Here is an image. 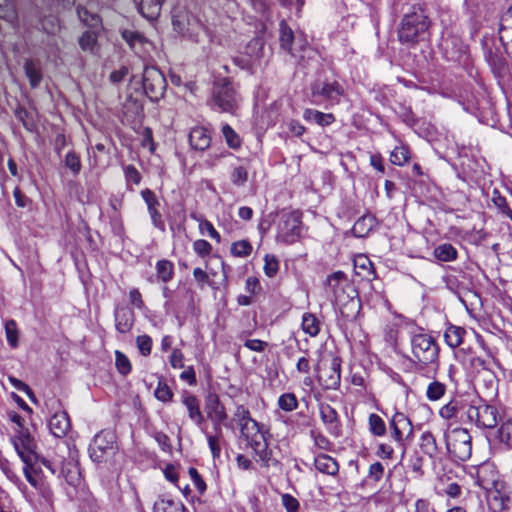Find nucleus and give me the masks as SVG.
I'll return each instance as SVG.
<instances>
[{
  "instance_id": "nucleus-26",
  "label": "nucleus",
  "mask_w": 512,
  "mask_h": 512,
  "mask_svg": "<svg viewBox=\"0 0 512 512\" xmlns=\"http://www.w3.org/2000/svg\"><path fill=\"white\" fill-rule=\"evenodd\" d=\"M445 57L451 61H459L465 52V47L457 37L444 38L441 43Z\"/></svg>"
},
{
  "instance_id": "nucleus-5",
  "label": "nucleus",
  "mask_w": 512,
  "mask_h": 512,
  "mask_svg": "<svg viewBox=\"0 0 512 512\" xmlns=\"http://www.w3.org/2000/svg\"><path fill=\"white\" fill-rule=\"evenodd\" d=\"M311 96L315 104L330 107L340 103L345 93L343 85L335 79H318L311 84Z\"/></svg>"
},
{
  "instance_id": "nucleus-17",
  "label": "nucleus",
  "mask_w": 512,
  "mask_h": 512,
  "mask_svg": "<svg viewBox=\"0 0 512 512\" xmlns=\"http://www.w3.org/2000/svg\"><path fill=\"white\" fill-rule=\"evenodd\" d=\"M15 450L25 464L32 461L34 457L35 443L28 431L20 430L12 440Z\"/></svg>"
},
{
  "instance_id": "nucleus-42",
  "label": "nucleus",
  "mask_w": 512,
  "mask_h": 512,
  "mask_svg": "<svg viewBox=\"0 0 512 512\" xmlns=\"http://www.w3.org/2000/svg\"><path fill=\"white\" fill-rule=\"evenodd\" d=\"M354 266L356 269V273L358 275H361V272L359 270H363L365 272V274H363V277H365L367 280H372L376 277L375 271L372 268V263L367 257H358L354 261Z\"/></svg>"
},
{
  "instance_id": "nucleus-48",
  "label": "nucleus",
  "mask_w": 512,
  "mask_h": 512,
  "mask_svg": "<svg viewBox=\"0 0 512 512\" xmlns=\"http://www.w3.org/2000/svg\"><path fill=\"white\" fill-rule=\"evenodd\" d=\"M459 409L460 402L456 399H452L439 409V415L445 420H450L457 416Z\"/></svg>"
},
{
  "instance_id": "nucleus-43",
  "label": "nucleus",
  "mask_w": 512,
  "mask_h": 512,
  "mask_svg": "<svg viewBox=\"0 0 512 512\" xmlns=\"http://www.w3.org/2000/svg\"><path fill=\"white\" fill-rule=\"evenodd\" d=\"M410 159L409 149L406 146H397L390 153V162L397 166L405 165Z\"/></svg>"
},
{
  "instance_id": "nucleus-54",
  "label": "nucleus",
  "mask_w": 512,
  "mask_h": 512,
  "mask_svg": "<svg viewBox=\"0 0 512 512\" xmlns=\"http://www.w3.org/2000/svg\"><path fill=\"white\" fill-rule=\"evenodd\" d=\"M65 166L73 173V175H78L81 171L82 165L81 160L78 154L74 151H70L66 154Z\"/></svg>"
},
{
  "instance_id": "nucleus-11",
  "label": "nucleus",
  "mask_w": 512,
  "mask_h": 512,
  "mask_svg": "<svg viewBox=\"0 0 512 512\" xmlns=\"http://www.w3.org/2000/svg\"><path fill=\"white\" fill-rule=\"evenodd\" d=\"M117 451L115 437L110 432L96 434L89 445V455L93 462L103 463L111 459Z\"/></svg>"
},
{
  "instance_id": "nucleus-63",
  "label": "nucleus",
  "mask_w": 512,
  "mask_h": 512,
  "mask_svg": "<svg viewBox=\"0 0 512 512\" xmlns=\"http://www.w3.org/2000/svg\"><path fill=\"white\" fill-rule=\"evenodd\" d=\"M137 347L143 356H148L152 350V339L148 335H140L136 339Z\"/></svg>"
},
{
  "instance_id": "nucleus-24",
  "label": "nucleus",
  "mask_w": 512,
  "mask_h": 512,
  "mask_svg": "<svg viewBox=\"0 0 512 512\" xmlns=\"http://www.w3.org/2000/svg\"><path fill=\"white\" fill-rule=\"evenodd\" d=\"M314 466L318 472L329 476H336L339 473L337 460L328 454L320 453L316 455Z\"/></svg>"
},
{
  "instance_id": "nucleus-44",
  "label": "nucleus",
  "mask_w": 512,
  "mask_h": 512,
  "mask_svg": "<svg viewBox=\"0 0 512 512\" xmlns=\"http://www.w3.org/2000/svg\"><path fill=\"white\" fill-rule=\"evenodd\" d=\"M369 431L374 436H384L386 434V424L384 420L377 414L372 413L368 418Z\"/></svg>"
},
{
  "instance_id": "nucleus-28",
  "label": "nucleus",
  "mask_w": 512,
  "mask_h": 512,
  "mask_svg": "<svg viewBox=\"0 0 512 512\" xmlns=\"http://www.w3.org/2000/svg\"><path fill=\"white\" fill-rule=\"evenodd\" d=\"M376 225V218L373 215L366 214L360 217L352 227L354 236L362 238L369 234V232Z\"/></svg>"
},
{
  "instance_id": "nucleus-12",
  "label": "nucleus",
  "mask_w": 512,
  "mask_h": 512,
  "mask_svg": "<svg viewBox=\"0 0 512 512\" xmlns=\"http://www.w3.org/2000/svg\"><path fill=\"white\" fill-rule=\"evenodd\" d=\"M142 84L145 94L154 102L163 97L167 87L163 73L155 66H144Z\"/></svg>"
},
{
  "instance_id": "nucleus-58",
  "label": "nucleus",
  "mask_w": 512,
  "mask_h": 512,
  "mask_svg": "<svg viewBox=\"0 0 512 512\" xmlns=\"http://www.w3.org/2000/svg\"><path fill=\"white\" fill-rule=\"evenodd\" d=\"M96 42L97 36L93 31H85L79 39V45L85 51H93Z\"/></svg>"
},
{
  "instance_id": "nucleus-38",
  "label": "nucleus",
  "mask_w": 512,
  "mask_h": 512,
  "mask_svg": "<svg viewBox=\"0 0 512 512\" xmlns=\"http://www.w3.org/2000/svg\"><path fill=\"white\" fill-rule=\"evenodd\" d=\"M156 273H157V278L160 281H162L164 283L169 282L173 278V275H174L173 263L166 259L159 260L156 263Z\"/></svg>"
},
{
  "instance_id": "nucleus-22",
  "label": "nucleus",
  "mask_w": 512,
  "mask_h": 512,
  "mask_svg": "<svg viewBox=\"0 0 512 512\" xmlns=\"http://www.w3.org/2000/svg\"><path fill=\"white\" fill-rule=\"evenodd\" d=\"M211 140L209 130L202 126L192 128L189 133V143L194 150L205 151L210 147Z\"/></svg>"
},
{
  "instance_id": "nucleus-27",
  "label": "nucleus",
  "mask_w": 512,
  "mask_h": 512,
  "mask_svg": "<svg viewBox=\"0 0 512 512\" xmlns=\"http://www.w3.org/2000/svg\"><path fill=\"white\" fill-rule=\"evenodd\" d=\"M164 0H141L138 10L141 15L149 21L156 20L161 13Z\"/></svg>"
},
{
  "instance_id": "nucleus-18",
  "label": "nucleus",
  "mask_w": 512,
  "mask_h": 512,
  "mask_svg": "<svg viewBox=\"0 0 512 512\" xmlns=\"http://www.w3.org/2000/svg\"><path fill=\"white\" fill-rule=\"evenodd\" d=\"M319 414L326 430L334 437H339L341 435V422L336 410L329 404L321 403Z\"/></svg>"
},
{
  "instance_id": "nucleus-39",
  "label": "nucleus",
  "mask_w": 512,
  "mask_h": 512,
  "mask_svg": "<svg viewBox=\"0 0 512 512\" xmlns=\"http://www.w3.org/2000/svg\"><path fill=\"white\" fill-rule=\"evenodd\" d=\"M302 330L312 336L315 337L320 332V322L314 314L304 313L302 316Z\"/></svg>"
},
{
  "instance_id": "nucleus-64",
  "label": "nucleus",
  "mask_w": 512,
  "mask_h": 512,
  "mask_svg": "<svg viewBox=\"0 0 512 512\" xmlns=\"http://www.w3.org/2000/svg\"><path fill=\"white\" fill-rule=\"evenodd\" d=\"M188 474H189L194 486L198 490V492L200 494H203L206 491L207 486H206L205 481L199 474L198 470L194 467H190L188 470Z\"/></svg>"
},
{
  "instance_id": "nucleus-9",
  "label": "nucleus",
  "mask_w": 512,
  "mask_h": 512,
  "mask_svg": "<svg viewBox=\"0 0 512 512\" xmlns=\"http://www.w3.org/2000/svg\"><path fill=\"white\" fill-rule=\"evenodd\" d=\"M239 97L232 83L224 79L215 84L211 107L219 112L234 113L238 107Z\"/></svg>"
},
{
  "instance_id": "nucleus-59",
  "label": "nucleus",
  "mask_w": 512,
  "mask_h": 512,
  "mask_svg": "<svg viewBox=\"0 0 512 512\" xmlns=\"http://www.w3.org/2000/svg\"><path fill=\"white\" fill-rule=\"evenodd\" d=\"M115 364L122 375H127L131 371V363L127 356L120 351L115 352Z\"/></svg>"
},
{
  "instance_id": "nucleus-21",
  "label": "nucleus",
  "mask_w": 512,
  "mask_h": 512,
  "mask_svg": "<svg viewBox=\"0 0 512 512\" xmlns=\"http://www.w3.org/2000/svg\"><path fill=\"white\" fill-rule=\"evenodd\" d=\"M114 317L115 327L118 332L126 334L132 329L135 321V314L132 309L125 306H118L115 309Z\"/></svg>"
},
{
  "instance_id": "nucleus-1",
  "label": "nucleus",
  "mask_w": 512,
  "mask_h": 512,
  "mask_svg": "<svg viewBox=\"0 0 512 512\" xmlns=\"http://www.w3.org/2000/svg\"><path fill=\"white\" fill-rule=\"evenodd\" d=\"M395 10L402 14L397 31L401 43L414 45L428 37L430 20L423 5L405 0L396 4Z\"/></svg>"
},
{
  "instance_id": "nucleus-46",
  "label": "nucleus",
  "mask_w": 512,
  "mask_h": 512,
  "mask_svg": "<svg viewBox=\"0 0 512 512\" xmlns=\"http://www.w3.org/2000/svg\"><path fill=\"white\" fill-rule=\"evenodd\" d=\"M14 114L28 131L32 132L36 128V124L26 108L19 106L15 109Z\"/></svg>"
},
{
  "instance_id": "nucleus-47",
  "label": "nucleus",
  "mask_w": 512,
  "mask_h": 512,
  "mask_svg": "<svg viewBox=\"0 0 512 512\" xmlns=\"http://www.w3.org/2000/svg\"><path fill=\"white\" fill-rule=\"evenodd\" d=\"M77 14L79 19L89 27H98L101 23L97 14L89 12L85 7L78 6Z\"/></svg>"
},
{
  "instance_id": "nucleus-19",
  "label": "nucleus",
  "mask_w": 512,
  "mask_h": 512,
  "mask_svg": "<svg viewBox=\"0 0 512 512\" xmlns=\"http://www.w3.org/2000/svg\"><path fill=\"white\" fill-rule=\"evenodd\" d=\"M141 196L147 205L153 226L163 231L165 229V224L162 219V215L158 210L160 202L156 197V194L151 189L146 188L141 191Z\"/></svg>"
},
{
  "instance_id": "nucleus-55",
  "label": "nucleus",
  "mask_w": 512,
  "mask_h": 512,
  "mask_svg": "<svg viewBox=\"0 0 512 512\" xmlns=\"http://www.w3.org/2000/svg\"><path fill=\"white\" fill-rule=\"evenodd\" d=\"M17 13L13 3L10 0H0V18L13 22Z\"/></svg>"
},
{
  "instance_id": "nucleus-16",
  "label": "nucleus",
  "mask_w": 512,
  "mask_h": 512,
  "mask_svg": "<svg viewBox=\"0 0 512 512\" xmlns=\"http://www.w3.org/2000/svg\"><path fill=\"white\" fill-rule=\"evenodd\" d=\"M213 425V433H208L204 428H201L202 432L206 435L208 447L211 451L213 459H218L221 456L222 445L226 444L222 426L230 427L226 422L211 421Z\"/></svg>"
},
{
  "instance_id": "nucleus-32",
  "label": "nucleus",
  "mask_w": 512,
  "mask_h": 512,
  "mask_svg": "<svg viewBox=\"0 0 512 512\" xmlns=\"http://www.w3.org/2000/svg\"><path fill=\"white\" fill-rule=\"evenodd\" d=\"M280 46L283 50L289 52L291 55H294V42L295 37L292 29L287 25V23L283 20L280 22Z\"/></svg>"
},
{
  "instance_id": "nucleus-52",
  "label": "nucleus",
  "mask_w": 512,
  "mask_h": 512,
  "mask_svg": "<svg viewBox=\"0 0 512 512\" xmlns=\"http://www.w3.org/2000/svg\"><path fill=\"white\" fill-rule=\"evenodd\" d=\"M154 395L159 401L164 403L170 402L173 398L172 390L170 389L168 384L163 380H160L158 382V385L154 391Z\"/></svg>"
},
{
  "instance_id": "nucleus-45",
  "label": "nucleus",
  "mask_w": 512,
  "mask_h": 512,
  "mask_svg": "<svg viewBox=\"0 0 512 512\" xmlns=\"http://www.w3.org/2000/svg\"><path fill=\"white\" fill-rule=\"evenodd\" d=\"M278 406L285 412L294 411L298 407V399L294 393H284L278 398Z\"/></svg>"
},
{
  "instance_id": "nucleus-6",
  "label": "nucleus",
  "mask_w": 512,
  "mask_h": 512,
  "mask_svg": "<svg viewBox=\"0 0 512 512\" xmlns=\"http://www.w3.org/2000/svg\"><path fill=\"white\" fill-rule=\"evenodd\" d=\"M65 449L69 452V459L64 456H57L53 460L41 458L39 462L50 470L52 474H57L62 477L69 485L76 486L80 481V471L78 463L74 456H72L69 447Z\"/></svg>"
},
{
  "instance_id": "nucleus-62",
  "label": "nucleus",
  "mask_w": 512,
  "mask_h": 512,
  "mask_svg": "<svg viewBox=\"0 0 512 512\" xmlns=\"http://www.w3.org/2000/svg\"><path fill=\"white\" fill-rule=\"evenodd\" d=\"M193 249L198 256L204 258L211 254L212 245L204 239H198L193 243Z\"/></svg>"
},
{
  "instance_id": "nucleus-50",
  "label": "nucleus",
  "mask_w": 512,
  "mask_h": 512,
  "mask_svg": "<svg viewBox=\"0 0 512 512\" xmlns=\"http://www.w3.org/2000/svg\"><path fill=\"white\" fill-rule=\"evenodd\" d=\"M222 134L225 138L227 145L232 149H237L241 145V140L238 134L228 124L222 126Z\"/></svg>"
},
{
  "instance_id": "nucleus-40",
  "label": "nucleus",
  "mask_w": 512,
  "mask_h": 512,
  "mask_svg": "<svg viewBox=\"0 0 512 512\" xmlns=\"http://www.w3.org/2000/svg\"><path fill=\"white\" fill-rule=\"evenodd\" d=\"M498 35L504 39L512 36V6L500 18Z\"/></svg>"
},
{
  "instance_id": "nucleus-20",
  "label": "nucleus",
  "mask_w": 512,
  "mask_h": 512,
  "mask_svg": "<svg viewBox=\"0 0 512 512\" xmlns=\"http://www.w3.org/2000/svg\"><path fill=\"white\" fill-rule=\"evenodd\" d=\"M205 410L211 421L226 422L228 419L226 408L216 394H210L207 397Z\"/></svg>"
},
{
  "instance_id": "nucleus-29",
  "label": "nucleus",
  "mask_w": 512,
  "mask_h": 512,
  "mask_svg": "<svg viewBox=\"0 0 512 512\" xmlns=\"http://www.w3.org/2000/svg\"><path fill=\"white\" fill-rule=\"evenodd\" d=\"M303 118L308 122L316 123L322 127L329 126L335 121V117L331 113H323L315 109H306Z\"/></svg>"
},
{
  "instance_id": "nucleus-2",
  "label": "nucleus",
  "mask_w": 512,
  "mask_h": 512,
  "mask_svg": "<svg viewBox=\"0 0 512 512\" xmlns=\"http://www.w3.org/2000/svg\"><path fill=\"white\" fill-rule=\"evenodd\" d=\"M327 291L332 295L333 301L337 304H346L351 302L352 305H356V307H350L351 313H345L341 310L342 314L347 318L353 317L355 313H357L360 309V302L355 301L357 297V290L354 285L351 284L347 276L342 271H336L330 274L325 282Z\"/></svg>"
},
{
  "instance_id": "nucleus-53",
  "label": "nucleus",
  "mask_w": 512,
  "mask_h": 512,
  "mask_svg": "<svg viewBox=\"0 0 512 512\" xmlns=\"http://www.w3.org/2000/svg\"><path fill=\"white\" fill-rule=\"evenodd\" d=\"M252 251V246L247 240H240L232 243L231 253L236 257H247Z\"/></svg>"
},
{
  "instance_id": "nucleus-4",
  "label": "nucleus",
  "mask_w": 512,
  "mask_h": 512,
  "mask_svg": "<svg viewBox=\"0 0 512 512\" xmlns=\"http://www.w3.org/2000/svg\"><path fill=\"white\" fill-rule=\"evenodd\" d=\"M240 438H242L246 445L253 451L258 461H261L264 466L269 467L272 460V451L268 448L266 433L263 430V425L256 420L242 424L239 427Z\"/></svg>"
},
{
  "instance_id": "nucleus-7",
  "label": "nucleus",
  "mask_w": 512,
  "mask_h": 512,
  "mask_svg": "<svg viewBox=\"0 0 512 512\" xmlns=\"http://www.w3.org/2000/svg\"><path fill=\"white\" fill-rule=\"evenodd\" d=\"M446 448L456 461L465 462L472 455V438L465 428H454L446 435Z\"/></svg>"
},
{
  "instance_id": "nucleus-60",
  "label": "nucleus",
  "mask_w": 512,
  "mask_h": 512,
  "mask_svg": "<svg viewBox=\"0 0 512 512\" xmlns=\"http://www.w3.org/2000/svg\"><path fill=\"white\" fill-rule=\"evenodd\" d=\"M264 272L268 277H274L279 270V261L274 255L267 254L264 258Z\"/></svg>"
},
{
  "instance_id": "nucleus-10",
  "label": "nucleus",
  "mask_w": 512,
  "mask_h": 512,
  "mask_svg": "<svg viewBox=\"0 0 512 512\" xmlns=\"http://www.w3.org/2000/svg\"><path fill=\"white\" fill-rule=\"evenodd\" d=\"M173 30L193 42H198V36L202 29L199 19L182 9H174L172 12Z\"/></svg>"
},
{
  "instance_id": "nucleus-61",
  "label": "nucleus",
  "mask_w": 512,
  "mask_h": 512,
  "mask_svg": "<svg viewBox=\"0 0 512 512\" xmlns=\"http://www.w3.org/2000/svg\"><path fill=\"white\" fill-rule=\"evenodd\" d=\"M38 474V467L36 464H33L32 461L28 464H25L24 467V475L26 480L35 488L39 487V481L36 478Z\"/></svg>"
},
{
  "instance_id": "nucleus-36",
  "label": "nucleus",
  "mask_w": 512,
  "mask_h": 512,
  "mask_svg": "<svg viewBox=\"0 0 512 512\" xmlns=\"http://www.w3.org/2000/svg\"><path fill=\"white\" fill-rule=\"evenodd\" d=\"M185 509L182 502L161 497L154 503L153 512H180Z\"/></svg>"
},
{
  "instance_id": "nucleus-34",
  "label": "nucleus",
  "mask_w": 512,
  "mask_h": 512,
  "mask_svg": "<svg viewBox=\"0 0 512 512\" xmlns=\"http://www.w3.org/2000/svg\"><path fill=\"white\" fill-rule=\"evenodd\" d=\"M434 257L441 262H451L457 259L458 252L450 243H443L434 248Z\"/></svg>"
},
{
  "instance_id": "nucleus-56",
  "label": "nucleus",
  "mask_w": 512,
  "mask_h": 512,
  "mask_svg": "<svg viewBox=\"0 0 512 512\" xmlns=\"http://www.w3.org/2000/svg\"><path fill=\"white\" fill-rule=\"evenodd\" d=\"M122 37L132 49H135L137 44L142 45L147 43L145 37L136 31L124 30L122 32Z\"/></svg>"
},
{
  "instance_id": "nucleus-51",
  "label": "nucleus",
  "mask_w": 512,
  "mask_h": 512,
  "mask_svg": "<svg viewBox=\"0 0 512 512\" xmlns=\"http://www.w3.org/2000/svg\"><path fill=\"white\" fill-rule=\"evenodd\" d=\"M251 417V413L247 407L244 405H238L233 414V421L236 422L238 428L241 427L242 424H248L254 421Z\"/></svg>"
},
{
  "instance_id": "nucleus-30",
  "label": "nucleus",
  "mask_w": 512,
  "mask_h": 512,
  "mask_svg": "<svg viewBox=\"0 0 512 512\" xmlns=\"http://www.w3.org/2000/svg\"><path fill=\"white\" fill-rule=\"evenodd\" d=\"M420 448L422 452L430 458H435L439 453L436 438L430 431H426L421 434Z\"/></svg>"
},
{
  "instance_id": "nucleus-15",
  "label": "nucleus",
  "mask_w": 512,
  "mask_h": 512,
  "mask_svg": "<svg viewBox=\"0 0 512 512\" xmlns=\"http://www.w3.org/2000/svg\"><path fill=\"white\" fill-rule=\"evenodd\" d=\"M318 380L324 389H337L341 381V359L332 357L329 365L320 370Z\"/></svg>"
},
{
  "instance_id": "nucleus-33",
  "label": "nucleus",
  "mask_w": 512,
  "mask_h": 512,
  "mask_svg": "<svg viewBox=\"0 0 512 512\" xmlns=\"http://www.w3.org/2000/svg\"><path fill=\"white\" fill-rule=\"evenodd\" d=\"M465 334L466 331L464 328L450 325L445 330L444 339L449 347L456 348L462 344Z\"/></svg>"
},
{
  "instance_id": "nucleus-14",
  "label": "nucleus",
  "mask_w": 512,
  "mask_h": 512,
  "mask_svg": "<svg viewBox=\"0 0 512 512\" xmlns=\"http://www.w3.org/2000/svg\"><path fill=\"white\" fill-rule=\"evenodd\" d=\"M389 427L391 430V438L403 448L404 454L406 449L405 439L413 432L410 419L402 412H395L389 422Z\"/></svg>"
},
{
  "instance_id": "nucleus-31",
  "label": "nucleus",
  "mask_w": 512,
  "mask_h": 512,
  "mask_svg": "<svg viewBox=\"0 0 512 512\" xmlns=\"http://www.w3.org/2000/svg\"><path fill=\"white\" fill-rule=\"evenodd\" d=\"M245 55H247L252 63L260 62L264 56V40L255 37L248 42L245 47Z\"/></svg>"
},
{
  "instance_id": "nucleus-13",
  "label": "nucleus",
  "mask_w": 512,
  "mask_h": 512,
  "mask_svg": "<svg viewBox=\"0 0 512 512\" xmlns=\"http://www.w3.org/2000/svg\"><path fill=\"white\" fill-rule=\"evenodd\" d=\"M468 419L479 428L492 429L498 424V411L496 407L480 402L470 405L467 409Z\"/></svg>"
},
{
  "instance_id": "nucleus-8",
  "label": "nucleus",
  "mask_w": 512,
  "mask_h": 512,
  "mask_svg": "<svg viewBox=\"0 0 512 512\" xmlns=\"http://www.w3.org/2000/svg\"><path fill=\"white\" fill-rule=\"evenodd\" d=\"M303 231L302 214L299 211L283 212L277 224V240L285 244L297 242Z\"/></svg>"
},
{
  "instance_id": "nucleus-23",
  "label": "nucleus",
  "mask_w": 512,
  "mask_h": 512,
  "mask_svg": "<svg viewBox=\"0 0 512 512\" xmlns=\"http://www.w3.org/2000/svg\"><path fill=\"white\" fill-rule=\"evenodd\" d=\"M49 429L51 433L57 437H64L71 428L70 419L65 411H59L53 414L49 420Z\"/></svg>"
},
{
  "instance_id": "nucleus-25",
  "label": "nucleus",
  "mask_w": 512,
  "mask_h": 512,
  "mask_svg": "<svg viewBox=\"0 0 512 512\" xmlns=\"http://www.w3.org/2000/svg\"><path fill=\"white\" fill-rule=\"evenodd\" d=\"M182 403L188 410L189 418L199 427L204 422L203 414L200 410V403L197 397L189 392H185L182 397Z\"/></svg>"
},
{
  "instance_id": "nucleus-37",
  "label": "nucleus",
  "mask_w": 512,
  "mask_h": 512,
  "mask_svg": "<svg viewBox=\"0 0 512 512\" xmlns=\"http://www.w3.org/2000/svg\"><path fill=\"white\" fill-rule=\"evenodd\" d=\"M25 75L29 79L30 86L36 88L42 81V71L38 63L27 60L24 64Z\"/></svg>"
},
{
  "instance_id": "nucleus-41",
  "label": "nucleus",
  "mask_w": 512,
  "mask_h": 512,
  "mask_svg": "<svg viewBox=\"0 0 512 512\" xmlns=\"http://www.w3.org/2000/svg\"><path fill=\"white\" fill-rule=\"evenodd\" d=\"M446 385L438 380L430 382L426 389V397L429 401H438L446 393Z\"/></svg>"
},
{
  "instance_id": "nucleus-35",
  "label": "nucleus",
  "mask_w": 512,
  "mask_h": 512,
  "mask_svg": "<svg viewBox=\"0 0 512 512\" xmlns=\"http://www.w3.org/2000/svg\"><path fill=\"white\" fill-rule=\"evenodd\" d=\"M249 163L245 161L239 165H234L230 174L231 182L237 186L242 187L248 181Z\"/></svg>"
},
{
  "instance_id": "nucleus-3",
  "label": "nucleus",
  "mask_w": 512,
  "mask_h": 512,
  "mask_svg": "<svg viewBox=\"0 0 512 512\" xmlns=\"http://www.w3.org/2000/svg\"><path fill=\"white\" fill-rule=\"evenodd\" d=\"M412 361L417 369L423 370L428 366H434L436 370L439 364V347L434 338L428 334L420 333L411 337Z\"/></svg>"
},
{
  "instance_id": "nucleus-49",
  "label": "nucleus",
  "mask_w": 512,
  "mask_h": 512,
  "mask_svg": "<svg viewBox=\"0 0 512 512\" xmlns=\"http://www.w3.org/2000/svg\"><path fill=\"white\" fill-rule=\"evenodd\" d=\"M5 334L8 344L12 348L18 347V328L15 320L10 319L5 323Z\"/></svg>"
},
{
  "instance_id": "nucleus-57",
  "label": "nucleus",
  "mask_w": 512,
  "mask_h": 512,
  "mask_svg": "<svg viewBox=\"0 0 512 512\" xmlns=\"http://www.w3.org/2000/svg\"><path fill=\"white\" fill-rule=\"evenodd\" d=\"M484 53L485 58L489 65L493 68L500 67L502 65V57L497 51H493L492 48L488 47V41H484Z\"/></svg>"
}]
</instances>
